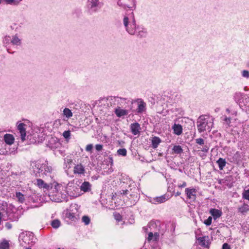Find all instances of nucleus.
<instances>
[{
    "label": "nucleus",
    "mask_w": 249,
    "mask_h": 249,
    "mask_svg": "<svg viewBox=\"0 0 249 249\" xmlns=\"http://www.w3.org/2000/svg\"><path fill=\"white\" fill-rule=\"evenodd\" d=\"M113 216L114 218L118 221H121L122 220V215L118 213H113Z\"/></svg>",
    "instance_id": "obj_28"
},
{
    "label": "nucleus",
    "mask_w": 249,
    "mask_h": 249,
    "mask_svg": "<svg viewBox=\"0 0 249 249\" xmlns=\"http://www.w3.org/2000/svg\"><path fill=\"white\" fill-rule=\"evenodd\" d=\"M9 244L8 241L6 240H3L0 243V249H9Z\"/></svg>",
    "instance_id": "obj_17"
},
{
    "label": "nucleus",
    "mask_w": 249,
    "mask_h": 249,
    "mask_svg": "<svg viewBox=\"0 0 249 249\" xmlns=\"http://www.w3.org/2000/svg\"><path fill=\"white\" fill-rule=\"evenodd\" d=\"M60 225V221L58 219H55L52 221L51 226L55 229L58 228Z\"/></svg>",
    "instance_id": "obj_23"
},
{
    "label": "nucleus",
    "mask_w": 249,
    "mask_h": 249,
    "mask_svg": "<svg viewBox=\"0 0 249 249\" xmlns=\"http://www.w3.org/2000/svg\"><path fill=\"white\" fill-rule=\"evenodd\" d=\"M185 193L187 199L192 202H194L196 198V190L194 188H187L185 189Z\"/></svg>",
    "instance_id": "obj_2"
},
{
    "label": "nucleus",
    "mask_w": 249,
    "mask_h": 249,
    "mask_svg": "<svg viewBox=\"0 0 249 249\" xmlns=\"http://www.w3.org/2000/svg\"><path fill=\"white\" fill-rule=\"evenodd\" d=\"M115 112L118 117L124 116L127 115L128 113V112L126 110L121 109L120 108L116 109Z\"/></svg>",
    "instance_id": "obj_15"
},
{
    "label": "nucleus",
    "mask_w": 249,
    "mask_h": 249,
    "mask_svg": "<svg viewBox=\"0 0 249 249\" xmlns=\"http://www.w3.org/2000/svg\"><path fill=\"white\" fill-rule=\"evenodd\" d=\"M26 125L24 123H20L18 125V129L20 134L21 140L24 142L26 140V130L25 126Z\"/></svg>",
    "instance_id": "obj_4"
},
{
    "label": "nucleus",
    "mask_w": 249,
    "mask_h": 249,
    "mask_svg": "<svg viewBox=\"0 0 249 249\" xmlns=\"http://www.w3.org/2000/svg\"><path fill=\"white\" fill-rule=\"evenodd\" d=\"M67 162L68 164H71L72 162V160L71 159H67Z\"/></svg>",
    "instance_id": "obj_43"
},
{
    "label": "nucleus",
    "mask_w": 249,
    "mask_h": 249,
    "mask_svg": "<svg viewBox=\"0 0 249 249\" xmlns=\"http://www.w3.org/2000/svg\"><path fill=\"white\" fill-rule=\"evenodd\" d=\"M227 112H229V111H229V109H227Z\"/></svg>",
    "instance_id": "obj_49"
},
{
    "label": "nucleus",
    "mask_w": 249,
    "mask_h": 249,
    "mask_svg": "<svg viewBox=\"0 0 249 249\" xmlns=\"http://www.w3.org/2000/svg\"><path fill=\"white\" fill-rule=\"evenodd\" d=\"M1 1H2V0H0V3Z\"/></svg>",
    "instance_id": "obj_51"
},
{
    "label": "nucleus",
    "mask_w": 249,
    "mask_h": 249,
    "mask_svg": "<svg viewBox=\"0 0 249 249\" xmlns=\"http://www.w3.org/2000/svg\"><path fill=\"white\" fill-rule=\"evenodd\" d=\"M73 174L75 175H84L85 172V169L82 163L75 165L73 167Z\"/></svg>",
    "instance_id": "obj_5"
},
{
    "label": "nucleus",
    "mask_w": 249,
    "mask_h": 249,
    "mask_svg": "<svg viewBox=\"0 0 249 249\" xmlns=\"http://www.w3.org/2000/svg\"><path fill=\"white\" fill-rule=\"evenodd\" d=\"M117 152L119 155L123 156H126L127 154V151L125 148L119 149L117 150Z\"/></svg>",
    "instance_id": "obj_26"
},
{
    "label": "nucleus",
    "mask_w": 249,
    "mask_h": 249,
    "mask_svg": "<svg viewBox=\"0 0 249 249\" xmlns=\"http://www.w3.org/2000/svg\"><path fill=\"white\" fill-rule=\"evenodd\" d=\"M96 6V4L95 3H93L92 5H91V7H93V6Z\"/></svg>",
    "instance_id": "obj_47"
},
{
    "label": "nucleus",
    "mask_w": 249,
    "mask_h": 249,
    "mask_svg": "<svg viewBox=\"0 0 249 249\" xmlns=\"http://www.w3.org/2000/svg\"><path fill=\"white\" fill-rule=\"evenodd\" d=\"M161 142V139L158 137L154 136L152 137L151 142L152 147L154 149H156L158 147L159 144Z\"/></svg>",
    "instance_id": "obj_11"
},
{
    "label": "nucleus",
    "mask_w": 249,
    "mask_h": 249,
    "mask_svg": "<svg viewBox=\"0 0 249 249\" xmlns=\"http://www.w3.org/2000/svg\"><path fill=\"white\" fill-rule=\"evenodd\" d=\"M110 160H111V163H112V161H113L112 158H110Z\"/></svg>",
    "instance_id": "obj_48"
},
{
    "label": "nucleus",
    "mask_w": 249,
    "mask_h": 249,
    "mask_svg": "<svg viewBox=\"0 0 249 249\" xmlns=\"http://www.w3.org/2000/svg\"><path fill=\"white\" fill-rule=\"evenodd\" d=\"M243 93L240 92H237L234 95V99L236 102H238L243 99Z\"/></svg>",
    "instance_id": "obj_18"
},
{
    "label": "nucleus",
    "mask_w": 249,
    "mask_h": 249,
    "mask_svg": "<svg viewBox=\"0 0 249 249\" xmlns=\"http://www.w3.org/2000/svg\"><path fill=\"white\" fill-rule=\"evenodd\" d=\"M92 148H93V145L92 144H88L86 147V150L87 152H91Z\"/></svg>",
    "instance_id": "obj_34"
},
{
    "label": "nucleus",
    "mask_w": 249,
    "mask_h": 249,
    "mask_svg": "<svg viewBox=\"0 0 249 249\" xmlns=\"http://www.w3.org/2000/svg\"><path fill=\"white\" fill-rule=\"evenodd\" d=\"M63 114L68 118L72 116L71 111L68 108H65L63 110Z\"/></svg>",
    "instance_id": "obj_19"
},
{
    "label": "nucleus",
    "mask_w": 249,
    "mask_h": 249,
    "mask_svg": "<svg viewBox=\"0 0 249 249\" xmlns=\"http://www.w3.org/2000/svg\"><path fill=\"white\" fill-rule=\"evenodd\" d=\"M71 136V131L70 130L65 131L63 133V136L66 138H69Z\"/></svg>",
    "instance_id": "obj_32"
},
{
    "label": "nucleus",
    "mask_w": 249,
    "mask_h": 249,
    "mask_svg": "<svg viewBox=\"0 0 249 249\" xmlns=\"http://www.w3.org/2000/svg\"><path fill=\"white\" fill-rule=\"evenodd\" d=\"M68 217L70 219H73L74 217V214L73 213H70L69 214V216H68Z\"/></svg>",
    "instance_id": "obj_42"
},
{
    "label": "nucleus",
    "mask_w": 249,
    "mask_h": 249,
    "mask_svg": "<svg viewBox=\"0 0 249 249\" xmlns=\"http://www.w3.org/2000/svg\"><path fill=\"white\" fill-rule=\"evenodd\" d=\"M130 129L133 135H136L139 134L141 129L140 124L138 123H135L131 124Z\"/></svg>",
    "instance_id": "obj_7"
},
{
    "label": "nucleus",
    "mask_w": 249,
    "mask_h": 249,
    "mask_svg": "<svg viewBox=\"0 0 249 249\" xmlns=\"http://www.w3.org/2000/svg\"><path fill=\"white\" fill-rule=\"evenodd\" d=\"M172 128L173 129L174 133L177 135H180L182 132V126L179 124H175L173 126Z\"/></svg>",
    "instance_id": "obj_12"
},
{
    "label": "nucleus",
    "mask_w": 249,
    "mask_h": 249,
    "mask_svg": "<svg viewBox=\"0 0 249 249\" xmlns=\"http://www.w3.org/2000/svg\"><path fill=\"white\" fill-rule=\"evenodd\" d=\"M226 161L222 158H219V169L222 170L223 167L226 165Z\"/></svg>",
    "instance_id": "obj_25"
},
{
    "label": "nucleus",
    "mask_w": 249,
    "mask_h": 249,
    "mask_svg": "<svg viewBox=\"0 0 249 249\" xmlns=\"http://www.w3.org/2000/svg\"><path fill=\"white\" fill-rule=\"evenodd\" d=\"M181 194L180 192H177L176 194H175V196H180Z\"/></svg>",
    "instance_id": "obj_45"
},
{
    "label": "nucleus",
    "mask_w": 249,
    "mask_h": 249,
    "mask_svg": "<svg viewBox=\"0 0 249 249\" xmlns=\"http://www.w3.org/2000/svg\"><path fill=\"white\" fill-rule=\"evenodd\" d=\"M198 244L202 247L207 248L209 246V237L208 236H204L199 237L197 239Z\"/></svg>",
    "instance_id": "obj_6"
},
{
    "label": "nucleus",
    "mask_w": 249,
    "mask_h": 249,
    "mask_svg": "<svg viewBox=\"0 0 249 249\" xmlns=\"http://www.w3.org/2000/svg\"><path fill=\"white\" fill-rule=\"evenodd\" d=\"M222 249H231V248L227 243H224L223 245Z\"/></svg>",
    "instance_id": "obj_39"
},
{
    "label": "nucleus",
    "mask_w": 249,
    "mask_h": 249,
    "mask_svg": "<svg viewBox=\"0 0 249 249\" xmlns=\"http://www.w3.org/2000/svg\"><path fill=\"white\" fill-rule=\"evenodd\" d=\"M223 120L227 124H229L231 123V119L230 118L225 117L224 118Z\"/></svg>",
    "instance_id": "obj_38"
},
{
    "label": "nucleus",
    "mask_w": 249,
    "mask_h": 249,
    "mask_svg": "<svg viewBox=\"0 0 249 249\" xmlns=\"http://www.w3.org/2000/svg\"><path fill=\"white\" fill-rule=\"evenodd\" d=\"M173 152L175 154H179L183 152V149L180 145H175L173 149Z\"/></svg>",
    "instance_id": "obj_16"
},
{
    "label": "nucleus",
    "mask_w": 249,
    "mask_h": 249,
    "mask_svg": "<svg viewBox=\"0 0 249 249\" xmlns=\"http://www.w3.org/2000/svg\"><path fill=\"white\" fill-rule=\"evenodd\" d=\"M187 185L186 182L185 181H183L182 183L178 184V188H184L186 187Z\"/></svg>",
    "instance_id": "obj_36"
},
{
    "label": "nucleus",
    "mask_w": 249,
    "mask_h": 249,
    "mask_svg": "<svg viewBox=\"0 0 249 249\" xmlns=\"http://www.w3.org/2000/svg\"><path fill=\"white\" fill-rule=\"evenodd\" d=\"M11 43L13 45H19L20 40L17 36H14L11 40Z\"/></svg>",
    "instance_id": "obj_22"
},
{
    "label": "nucleus",
    "mask_w": 249,
    "mask_h": 249,
    "mask_svg": "<svg viewBox=\"0 0 249 249\" xmlns=\"http://www.w3.org/2000/svg\"><path fill=\"white\" fill-rule=\"evenodd\" d=\"M145 103H144L143 100L141 99L140 101L138 102V106L137 109V112L139 113H141L143 112L145 109Z\"/></svg>",
    "instance_id": "obj_14"
},
{
    "label": "nucleus",
    "mask_w": 249,
    "mask_h": 249,
    "mask_svg": "<svg viewBox=\"0 0 249 249\" xmlns=\"http://www.w3.org/2000/svg\"><path fill=\"white\" fill-rule=\"evenodd\" d=\"M242 197L249 201V190H245L242 193Z\"/></svg>",
    "instance_id": "obj_27"
},
{
    "label": "nucleus",
    "mask_w": 249,
    "mask_h": 249,
    "mask_svg": "<svg viewBox=\"0 0 249 249\" xmlns=\"http://www.w3.org/2000/svg\"><path fill=\"white\" fill-rule=\"evenodd\" d=\"M128 192V190H122V191H120V193L121 194H122V195H126L127 194Z\"/></svg>",
    "instance_id": "obj_41"
},
{
    "label": "nucleus",
    "mask_w": 249,
    "mask_h": 249,
    "mask_svg": "<svg viewBox=\"0 0 249 249\" xmlns=\"http://www.w3.org/2000/svg\"><path fill=\"white\" fill-rule=\"evenodd\" d=\"M210 213L212 216H213L214 219L218 218V210L215 209H211L210 210Z\"/></svg>",
    "instance_id": "obj_24"
},
{
    "label": "nucleus",
    "mask_w": 249,
    "mask_h": 249,
    "mask_svg": "<svg viewBox=\"0 0 249 249\" xmlns=\"http://www.w3.org/2000/svg\"><path fill=\"white\" fill-rule=\"evenodd\" d=\"M249 210V206L247 204H244L239 208V211L242 213H244Z\"/></svg>",
    "instance_id": "obj_21"
},
{
    "label": "nucleus",
    "mask_w": 249,
    "mask_h": 249,
    "mask_svg": "<svg viewBox=\"0 0 249 249\" xmlns=\"http://www.w3.org/2000/svg\"><path fill=\"white\" fill-rule=\"evenodd\" d=\"M16 197L18 198V200L20 203H23L25 201V197L24 195L20 192H17Z\"/></svg>",
    "instance_id": "obj_20"
},
{
    "label": "nucleus",
    "mask_w": 249,
    "mask_h": 249,
    "mask_svg": "<svg viewBox=\"0 0 249 249\" xmlns=\"http://www.w3.org/2000/svg\"><path fill=\"white\" fill-rule=\"evenodd\" d=\"M31 249V248H26V249Z\"/></svg>",
    "instance_id": "obj_50"
},
{
    "label": "nucleus",
    "mask_w": 249,
    "mask_h": 249,
    "mask_svg": "<svg viewBox=\"0 0 249 249\" xmlns=\"http://www.w3.org/2000/svg\"><path fill=\"white\" fill-rule=\"evenodd\" d=\"M5 227L7 229L9 230V229H11L12 228V224L11 223L7 222V223H6L5 224Z\"/></svg>",
    "instance_id": "obj_40"
},
{
    "label": "nucleus",
    "mask_w": 249,
    "mask_h": 249,
    "mask_svg": "<svg viewBox=\"0 0 249 249\" xmlns=\"http://www.w3.org/2000/svg\"><path fill=\"white\" fill-rule=\"evenodd\" d=\"M208 150V148L206 146L205 147L203 148L202 149V151L204 152H207Z\"/></svg>",
    "instance_id": "obj_44"
},
{
    "label": "nucleus",
    "mask_w": 249,
    "mask_h": 249,
    "mask_svg": "<svg viewBox=\"0 0 249 249\" xmlns=\"http://www.w3.org/2000/svg\"><path fill=\"white\" fill-rule=\"evenodd\" d=\"M36 185L39 188L48 189L49 187V185L46 183L42 179H36Z\"/></svg>",
    "instance_id": "obj_13"
},
{
    "label": "nucleus",
    "mask_w": 249,
    "mask_h": 249,
    "mask_svg": "<svg viewBox=\"0 0 249 249\" xmlns=\"http://www.w3.org/2000/svg\"><path fill=\"white\" fill-rule=\"evenodd\" d=\"M221 213H222V212L219 210V214H218L219 217L221 216Z\"/></svg>",
    "instance_id": "obj_46"
},
{
    "label": "nucleus",
    "mask_w": 249,
    "mask_h": 249,
    "mask_svg": "<svg viewBox=\"0 0 249 249\" xmlns=\"http://www.w3.org/2000/svg\"><path fill=\"white\" fill-rule=\"evenodd\" d=\"M82 221L85 223V225L89 224L90 222V218L88 216H83L82 218Z\"/></svg>",
    "instance_id": "obj_30"
},
{
    "label": "nucleus",
    "mask_w": 249,
    "mask_h": 249,
    "mask_svg": "<svg viewBox=\"0 0 249 249\" xmlns=\"http://www.w3.org/2000/svg\"><path fill=\"white\" fill-rule=\"evenodd\" d=\"M241 75L243 77L248 79L249 78V71L248 70H243L241 71Z\"/></svg>",
    "instance_id": "obj_29"
},
{
    "label": "nucleus",
    "mask_w": 249,
    "mask_h": 249,
    "mask_svg": "<svg viewBox=\"0 0 249 249\" xmlns=\"http://www.w3.org/2000/svg\"><path fill=\"white\" fill-rule=\"evenodd\" d=\"M213 125L212 119L209 116H200L197 121V127L199 132L210 131Z\"/></svg>",
    "instance_id": "obj_1"
},
{
    "label": "nucleus",
    "mask_w": 249,
    "mask_h": 249,
    "mask_svg": "<svg viewBox=\"0 0 249 249\" xmlns=\"http://www.w3.org/2000/svg\"><path fill=\"white\" fill-rule=\"evenodd\" d=\"M212 217L211 216H209L208 219L205 220L204 221V223L206 226H210L212 224Z\"/></svg>",
    "instance_id": "obj_31"
},
{
    "label": "nucleus",
    "mask_w": 249,
    "mask_h": 249,
    "mask_svg": "<svg viewBox=\"0 0 249 249\" xmlns=\"http://www.w3.org/2000/svg\"><path fill=\"white\" fill-rule=\"evenodd\" d=\"M128 21L129 19L128 17H125L124 18V24L125 27H126L127 31L129 33V34L131 35H134L135 32V29H136V23L135 20L134 19L133 22V24L131 25L132 27L131 28H129L128 27Z\"/></svg>",
    "instance_id": "obj_3"
},
{
    "label": "nucleus",
    "mask_w": 249,
    "mask_h": 249,
    "mask_svg": "<svg viewBox=\"0 0 249 249\" xmlns=\"http://www.w3.org/2000/svg\"><path fill=\"white\" fill-rule=\"evenodd\" d=\"M103 145L98 144L95 145V149L97 151H101L103 149Z\"/></svg>",
    "instance_id": "obj_35"
},
{
    "label": "nucleus",
    "mask_w": 249,
    "mask_h": 249,
    "mask_svg": "<svg viewBox=\"0 0 249 249\" xmlns=\"http://www.w3.org/2000/svg\"><path fill=\"white\" fill-rule=\"evenodd\" d=\"M153 234L152 232H150L149 233H148V237H147V240L148 241H150L152 238H153Z\"/></svg>",
    "instance_id": "obj_37"
},
{
    "label": "nucleus",
    "mask_w": 249,
    "mask_h": 249,
    "mask_svg": "<svg viewBox=\"0 0 249 249\" xmlns=\"http://www.w3.org/2000/svg\"><path fill=\"white\" fill-rule=\"evenodd\" d=\"M3 138L5 142L8 145H11L14 142L15 139L12 134H6Z\"/></svg>",
    "instance_id": "obj_10"
},
{
    "label": "nucleus",
    "mask_w": 249,
    "mask_h": 249,
    "mask_svg": "<svg viewBox=\"0 0 249 249\" xmlns=\"http://www.w3.org/2000/svg\"><path fill=\"white\" fill-rule=\"evenodd\" d=\"M169 199L168 196L165 194L153 198L154 203H162Z\"/></svg>",
    "instance_id": "obj_8"
},
{
    "label": "nucleus",
    "mask_w": 249,
    "mask_h": 249,
    "mask_svg": "<svg viewBox=\"0 0 249 249\" xmlns=\"http://www.w3.org/2000/svg\"><path fill=\"white\" fill-rule=\"evenodd\" d=\"M91 185L89 181H84L82 183L80 189L84 192H88L91 190Z\"/></svg>",
    "instance_id": "obj_9"
},
{
    "label": "nucleus",
    "mask_w": 249,
    "mask_h": 249,
    "mask_svg": "<svg viewBox=\"0 0 249 249\" xmlns=\"http://www.w3.org/2000/svg\"><path fill=\"white\" fill-rule=\"evenodd\" d=\"M196 142L200 145H203L204 144V141L202 138H198L196 140Z\"/></svg>",
    "instance_id": "obj_33"
}]
</instances>
